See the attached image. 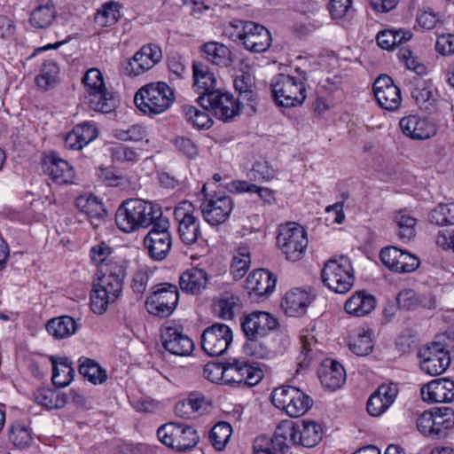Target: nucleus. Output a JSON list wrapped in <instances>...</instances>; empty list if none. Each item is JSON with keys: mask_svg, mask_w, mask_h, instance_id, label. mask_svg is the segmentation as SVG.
Here are the masks:
<instances>
[{"mask_svg": "<svg viewBox=\"0 0 454 454\" xmlns=\"http://www.w3.org/2000/svg\"><path fill=\"white\" fill-rule=\"evenodd\" d=\"M411 96L416 104L421 108L427 110L434 99V93L426 82H420L411 91Z\"/></svg>", "mask_w": 454, "mask_h": 454, "instance_id": "nucleus-51", "label": "nucleus"}, {"mask_svg": "<svg viewBox=\"0 0 454 454\" xmlns=\"http://www.w3.org/2000/svg\"><path fill=\"white\" fill-rule=\"evenodd\" d=\"M232 200L229 196H213L200 204L204 219L211 225H218L226 221L232 210Z\"/></svg>", "mask_w": 454, "mask_h": 454, "instance_id": "nucleus-19", "label": "nucleus"}, {"mask_svg": "<svg viewBox=\"0 0 454 454\" xmlns=\"http://www.w3.org/2000/svg\"><path fill=\"white\" fill-rule=\"evenodd\" d=\"M191 203L184 202L176 207L175 218L178 222V233L181 240L186 245L194 244L200 235L197 218L190 212Z\"/></svg>", "mask_w": 454, "mask_h": 454, "instance_id": "nucleus-20", "label": "nucleus"}, {"mask_svg": "<svg viewBox=\"0 0 454 454\" xmlns=\"http://www.w3.org/2000/svg\"><path fill=\"white\" fill-rule=\"evenodd\" d=\"M396 304L400 309L411 310L418 308L419 300L414 290L403 289L396 297Z\"/></svg>", "mask_w": 454, "mask_h": 454, "instance_id": "nucleus-55", "label": "nucleus"}, {"mask_svg": "<svg viewBox=\"0 0 454 454\" xmlns=\"http://www.w3.org/2000/svg\"><path fill=\"white\" fill-rule=\"evenodd\" d=\"M75 320L69 316H61L48 321L46 329L56 339H64L73 335L77 330Z\"/></svg>", "mask_w": 454, "mask_h": 454, "instance_id": "nucleus-35", "label": "nucleus"}, {"mask_svg": "<svg viewBox=\"0 0 454 454\" xmlns=\"http://www.w3.org/2000/svg\"><path fill=\"white\" fill-rule=\"evenodd\" d=\"M153 289V293L145 301L147 311L160 318L172 315L179 299L177 286L169 283H161L154 286Z\"/></svg>", "mask_w": 454, "mask_h": 454, "instance_id": "nucleus-7", "label": "nucleus"}, {"mask_svg": "<svg viewBox=\"0 0 454 454\" xmlns=\"http://www.w3.org/2000/svg\"><path fill=\"white\" fill-rule=\"evenodd\" d=\"M160 336L164 348L170 354L177 356H187L193 351L194 344L192 339L176 327H164L161 330Z\"/></svg>", "mask_w": 454, "mask_h": 454, "instance_id": "nucleus-22", "label": "nucleus"}, {"mask_svg": "<svg viewBox=\"0 0 454 454\" xmlns=\"http://www.w3.org/2000/svg\"><path fill=\"white\" fill-rule=\"evenodd\" d=\"M382 401L391 406L397 397L399 389L395 383L390 382L387 384H381L375 391Z\"/></svg>", "mask_w": 454, "mask_h": 454, "instance_id": "nucleus-61", "label": "nucleus"}, {"mask_svg": "<svg viewBox=\"0 0 454 454\" xmlns=\"http://www.w3.org/2000/svg\"><path fill=\"white\" fill-rule=\"evenodd\" d=\"M390 406L386 404L375 391L371 395L366 405L368 413L373 417L381 415Z\"/></svg>", "mask_w": 454, "mask_h": 454, "instance_id": "nucleus-62", "label": "nucleus"}, {"mask_svg": "<svg viewBox=\"0 0 454 454\" xmlns=\"http://www.w3.org/2000/svg\"><path fill=\"white\" fill-rule=\"evenodd\" d=\"M38 87L47 90L59 82V67L52 60L43 63L40 74L35 78Z\"/></svg>", "mask_w": 454, "mask_h": 454, "instance_id": "nucleus-38", "label": "nucleus"}, {"mask_svg": "<svg viewBox=\"0 0 454 454\" xmlns=\"http://www.w3.org/2000/svg\"><path fill=\"white\" fill-rule=\"evenodd\" d=\"M310 294L299 288L287 292L281 302V307L286 314L290 317L303 315L311 302Z\"/></svg>", "mask_w": 454, "mask_h": 454, "instance_id": "nucleus-27", "label": "nucleus"}, {"mask_svg": "<svg viewBox=\"0 0 454 454\" xmlns=\"http://www.w3.org/2000/svg\"><path fill=\"white\" fill-rule=\"evenodd\" d=\"M182 112L186 121L192 123L195 128L207 129L213 124V121L208 114L204 111H200L192 106H183Z\"/></svg>", "mask_w": 454, "mask_h": 454, "instance_id": "nucleus-44", "label": "nucleus"}, {"mask_svg": "<svg viewBox=\"0 0 454 454\" xmlns=\"http://www.w3.org/2000/svg\"><path fill=\"white\" fill-rule=\"evenodd\" d=\"M211 411V403L201 393L192 392L189 395L176 403L175 413L184 419H196Z\"/></svg>", "mask_w": 454, "mask_h": 454, "instance_id": "nucleus-21", "label": "nucleus"}, {"mask_svg": "<svg viewBox=\"0 0 454 454\" xmlns=\"http://www.w3.org/2000/svg\"><path fill=\"white\" fill-rule=\"evenodd\" d=\"M176 149L190 159H193L198 154V148L193 141L188 137H179L174 141Z\"/></svg>", "mask_w": 454, "mask_h": 454, "instance_id": "nucleus-64", "label": "nucleus"}, {"mask_svg": "<svg viewBox=\"0 0 454 454\" xmlns=\"http://www.w3.org/2000/svg\"><path fill=\"white\" fill-rule=\"evenodd\" d=\"M79 373L87 378L93 384H101L106 381L107 375L104 369L95 361L84 358L80 360Z\"/></svg>", "mask_w": 454, "mask_h": 454, "instance_id": "nucleus-40", "label": "nucleus"}, {"mask_svg": "<svg viewBox=\"0 0 454 454\" xmlns=\"http://www.w3.org/2000/svg\"><path fill=\"white\" fill-rule=\"evenodd\" d=\"M318 378L322 386L329 390H335L346 380V372L341 364L332 359H325L319 370Z\"/></svg>", "mask_w": 454, "mask_h": 454, "instance_id": "nucleus-26", "label": "nucleus"}, {"mask_svg": "<svg viewBox=\"0 0 454 454\" xmlns=\"http://www.w3.org/2000/svg\"><path fill=\"white\" fill-rule=\"evenodd\" d=\"M163 221H168L163 217L161 207L152 201L144 200V229L152 226L151 229H158Z\"/></svg>", "mask_w": 454, "mask_h": 454, "instance_id": "nucleus-45", "label": "nucleus"}, {"mask_svg": "<svg viewBox=\"0 0 454 454\" xmlns=\"http://www.w3.org/2000/svg\"><path fill=\"white\" fill-rule=\"evenodd\" d=\"M399 125L405 136L416 140L428 139L434 137L437 132L436 126L434 122L416 115L402 118Z\"/></svg>", "mask_w": 454, "mask_h": 454, "instance_id": "nucleus-23", "label": "nucleus"}, {"mask_svg": "<svg viewBox=\"0 0 454 454\" xmlns=\"http://www.w3.org/2000/svg\"><path fill=\"white\" fill-rule=\"evenodd\" d=\"M277 325L276 318L265 311H254L247 315L241 323L242 330L248 340L262 339Z\"/></svg>", "mask_w": 454, "mask_h": 454, "instance_id": "nucleus-18", "label": "nucleus"}, {"mask_svg": "<svg viewBox=\"0 0 454 454\" xmlns=\"http://www.w3.org/2000/svg\"><path fill=\"white\" fill-rule=\"evenodd\" d=\"M174 94L165 82L144 86V114H159L168 109L174 100Z\"/></svg>", "mask_w": 454, "mask_h": 454, "instance_id": "nucleus-12", "label": "nucleus"}, {"mask_svg": "<svg viewBox=\"0 0 454 454\" xmlns=\"http://www.w3.org/2000/svg\"><path fill=\"white\" fill-rule=\"evenodd\" d=\"M115 223L123 232H133L142 226V200H124L115 213Z\"/></svg>", "mask_w": 454, "mask_h": 454, "instance_id": "nucleus-14", "label": "nucleus"}, {"mask_svg": "<svg viewBox=\"0 0 454 454\" xmlns=\"http://www.w3.org/2000/svg\"><path fill=\"white\" fill-rule=\"evenodd\" d=\"M74 370L72 363L67 357H60L59 361L52 359V383L58 387H67L74 379Z\"/></svg>", "mask_w": 454, "mask_h": 454, "instance_id": "nucleus-36", "label": "nucleus"}, {"mask_svg": "<svg viewBox=\"0 0 454 454\" xmlns=\"http://www.w3.org/2000/svg\"><path fill=\"white\" fill-rule=\"evenodd\" d=\"M323 438L322 427H276L271 438L258 436L253 445L254 454H286L289 444L312 448Z\"/></svg>", "mask_w": 454, "mask_h": 454, "instance_id": "nucleus-1", "label": "nucleus"}, {"mask_svg": "<svg viewBox=\"0 0 454 454\" xmlns=\"http://www.w3.org/2000/svg\"><path fill=\"white\" fill-rule=\"evenodd\" d=\"M373 93L380 106L387 111L396 110L402 101L400 89L387 74L379 76L373 83Z\"/></svg>", "mask_w": 454, "mask_h": 454, "instance_id": "nucleus-16", "label": "nucleus"}, {"mask_svg": "<svg viewBox=\"0 0 454 454\" xmlns=\"http://www.w3.org/2000/svg\"><path fill=\"white\" fill-rule=\"evenodd\" d=\"M376 306L373 295L364 291L356 292L345 303V311L355 317H364L370 314Z\"/></svg>", "mask_w": 454, "mask_h": 454, "instance_id": "nucleus-31", "label": "nucleus"}, {"mask_svg": "<svg viewBox=\"0 0 454 454\" xmlns=\"http://www.w3.org/2000/svg\"><path fill=\"white\" fill-rule=\"evenodd\" d=\"M74 129H75L77 135L80 137V140L84 146L98 137L97 129L89 122L76 125Z\"/></svg>", "mask_w": 454, "mask_h": 454, "instance_id": "nucleus-63", "label": "nucleus"}, {"mask_svg": "<svg viewBox=\"0 0 454 454\" xmlns=\"http://www.w3.org/2000/svg\"><path fill=\"white\" fill-rule=\"evenodd\" d=\"M398 56L400 60L405 64L408 69L412 70L417 74L424 73V66L419 62L418 58L413 56L412 52L409 49L402 48Z\"/></svg>", "mask_w": 454, "mask_h": 454, "instance_id": "nucleus-60", "label": "nucleus"}, {"mask_svg": "<svg viewBox=\"0 0 454 454\" xmlns=\"http://www.w3.org/2000/svg\"><path fill=\"white\" fill-rule=\"evenodd\" d=\"M298 391L297 387L292 386L275 388L271 393V402L277 408L286 411L291 403L293 395Z\"/></svg>", "mask_w": 454, "mask_h": 454, "instance_id": "nucleus-49", "label": "nucleus"}, {"mask_svg": "<svg viewBox=\"0 0 454 454\" xmlns=\"http://www.w3.org/2000/svg\"><path fill=\"white\" fill-rule=\"evenodd\" d=\"M47 173L52 181L58 184L72 183L75 176L74 170L69 163L54 153L50 157Z\"/></svg>", "mask_w": 454, "mask_h": 454, "instance_id": "nucleus-33", "label": "nucleus"}, {"mask_svg": "<svg viewBox=\"0 0 454 454\" xmlns=\"http://www.w3.org/2000/svg\"><path fill=\"white\" fill-rule=\"evenodd\" d=\"M349 348L357 356H366L373 348V342L369 331L362 330L350 341Z\"/></svg>", "mask_w": 454, "mask_h": 454, "instance_id": "nucleus-47", "label": "nucleus"}, {"mask_svg": "<svg viewBox=\"0 0 454 454\" xmlns=\"http://www.w3.org/2000/svg\"><path fill=\"white\" fill-rule=\"evenodd\" d=\"M55 17L56 10L52 0H37L30 15V23L35 27L45 28L52 23Z\"/></svg>", "mask_w": 454, "mask_h": 454, "instance_id": "nucleus-34", "label": "nucleus"}, {"mask_svg": "<svg viewBox=\"0 0 454 454\" xmlns=\"http://www.w3.org/2000/svg\"><path fill=\"white\" fill-rule=\"evenodd\" d=\"M10 442L17 448H26L33 441L30 427H10L8 431Z\"/></svg>", "mask_w": 454, "mask_h": 454, "instance_id": "nucleus-50", "label": "nucleus"}, {"mask_svg": "<svg viewBox=\"0 0 454 454\" xmlns=\"http://www.w3.org/2000/svg\"><path fill=\"white\" fill-rule=\"evenodd\" d=\"M271 91L275 102L283 107L301 106L306 98L303 82L283 74L275 77L271 83Z\"/></svg>", "mask_w": 454, "mask_h": 454, "instance_id": "nucleus-6", "label": "nucleus"}, {"mask_svg": "<svg viewBox=\"0 0 454 454\" xmlns=\"http://www.w3.org/2000/svg\"><path fill=\"white\" fill-rule=\"evenodd\" d=\"M236 299L233 296L219 300L215 304V313L223 319H232L234 317V307Z\"/></svg>", "mask_w": 454, "mask_h": 454, "instance_id": "nucleus-57", "label": "nucleus"}, {"mask_svg": "<svg viewBox=\"0 0 454 454\" xmlns=\"http://www.w3.org/2000/svg\"><path fill=\"white\" fill-rule=\"evenodd\" d=\"M197 101L205 110L212 111L218 119L224 121H229L240 114L241 103L231 94L220 90L199 96Z\"/></svg>", "mask_w": 454, "mask_h": 454, "instance_id": "nucleus-8", "label": "nucleus"}, {"mask_svg": "<svg viewBox=\"0 0 454 454\" xmlns=\"http://www.w3.org/2000/svg\"><path fill=\"white\" fill-rule=\"evenodd\" d=\"M435 51L442 56H452L454 54V35H439L435 43Z\"/></svg>", "mask_w": 454, "mask_h": 454, "instance_id": "nucleus-59", "label": "nucleus"}, {"mask_svg": "<svg viewBox=\"0 0 454 454\" xmlns=\"http://www.w3.org/2000/svg\"><path fill=\"white\" fill-rule=\"evenodd\" d=\"M324 285L338 294L348 292L355 282L354 270L350 260L345 256L329 259L321 271Z\"/></svg>", "mask_w": 454, "mask_h": 454, "instance_id": "nucleus-3", "label": "nucleus"}, {"mask_svg": "<svg viewBox=\"0 0 454 454\" xmlns=\"http://www.w3.org/2000/svg\"><path fill=\"white\" fill-rule=\"evenodd\" d=\"M120 18V5L116 2H108L102 5L95 16L96 22L102 27L114 24Z\"/></svg>", "mask_w": 454, "mask_h": 454, "instance_id": "nucleus-46", "label": "nucleus"}, {"mask_svg": "<svg viewBox=\"0 0 454 454\" xmlns=\"http://www.w3.org/2000/svg\"><path fill=\"white\" fill-rule=\"evenodd\" d=\"M35 400L48 409H60L67 403V395L55 394L48 388H40L35 392Z\"/></svg>", "mask_w": 454, "mask_h": 454, "instance_id": "nucleus-42", "label": "nucleus"}, {"mask_svg": "<svg viewBox=\"0 0 454 454\" xmlns=\"http://www.w3.org/2000/svg\"><path fill=\"white\" fill-rule=\"evenodd\" d=\"M450 348H454V335L438 336L422 352L421 369L427 374L436 376L443 373L450 364Z\"/></svg>", "mask_w": 454, "mask_h": 454, "instance_id": "nucleus-4", "label": "nucleus"}, {"mask_svg": "<svg viewBox=\"0 0 454 454\" xmlns=\"http://www.w3.org/2000/svg\"><path fill=\"white\" fill-rule=\"evenodd\" d=\"M192 72L194 80L193 89L199 96L216 90V79L207 65L201 62H193Z\"/></svg>", "mask_w": 454, "mask_h": 454, "instance_id": "nucleus-30", "label": "nucleus"}, {"mask_svg": "<svg viewBox=\"0 0 454 454\" xmlns=\"http://www.w3.org/2000/svg\"><path fill=\"white\" fill-rule=\"evenodd\" d=\"M232 434V427H211L209 440L217 450H223Z\"/></svg>", "mask_w": 454, "mask_h": 454, "instance_id": "nucleus-53", "label": "nucleus"}, {"mask_svg": "<svg viewBox=\"0 0 454 454\" xmlns=\"http://www.w3.org/2000/svg\"><path fill=\"white\" fill-rule=\"evenodd\" d=\"M203 374L211 382L222 381L225 384V363H209L206 364Z\"/></svg>", "mask_w": 454, "mask_h": 454, "instance_id": "nucleus-58", "label": "nucleus"}, {"mask_svg": "<svg viewBox=\"0 0 454 454\" xmlns=\"http://www.w3.org/2000/svg\"><path fill=\"white\" fill-rule=\"evenodd\" d=\"M202 57L212 65L227 67L232 63L230 49L217 42H207L200 46Z\"/></svg>", "mask_w": 454, "mask_h": 454, "instance_id": "nucleus-29", "label": "nucleus"}, {"mask_svg": "<svg viewBox=\"0 0 454 454\" xmlns=\"http://www.w3.org/2000/svg\"><path fill=\"white\" fill-rule=\"evenodd\" d=\"M82 82L85 88V95L100 89L103 90L106 87L103 75L97 68L89 69L82 78Z\"/></svg>", "mask_w": 454, "mask_h": 454, "instance_id": "nucleus-52", "label": "nucleus"}, {"mask_svg": "<svg viewBox=\"0 0 454 454\" xmlns=\"http://www.w3.org/2000/svg\"><path fill=\"white\" fill-rule=\"evenodd\" d=\"M169 222L163 221L158 229H151L144 238V247L150 258L156 262L164 260L171 248V236L168 232Z\"/></svg>", "mask_w": 454, "mask_h": 454, "instance_id": "nucleus-11", "label": "nucleus"}, {"mask_svg": "<svg viewBox=\"0 0 454 454\" xmlns=\"http://www.w3.org/2000/svg\"><path fill=\"white\" fill-rule=\"evenodd\" d=\"M125 276L121 263L102 265L97 273L90 295V308L96 314H103L110 303L114 302L122 289Z\"/></svg>", "mask_w": 454, "mask_h": 454, "instance_id": "nucleus-2", "label": "nucleus"}, {"mask_svg": "<svg viewBox=\"0 0 454 454\" xmlns=\"http://www.w3.org/2000/svg\"><path fill=\"white\" fill-rule=\"evenodd\" d=\"M422 399L428 403H449L454 400V381L446 378L432 380L421 387Z\"/></svg>", "mask_w": 454, "mask_h": 454, "instance_id": "nucleus-24", "label": "nucleus"}, {"mask_svg": "<svg viewBox=\"0 0 454 454\" xmlns=\"http://www.w3.org/2000/svg\"><path fill=\"white\" fill-rule=\"evenodd\" d=\"M276 278L267 270L259 269L248 275L246 279V289L250 298H259L272 293Z\"/></svg>", "mask_w": 454, "mask_h": 454, "instance_id": "nucleus-25", "label": "nucleus"}, {"mask_svg": "<svg viewBox=\"0 0 454 454\" xmlns=\"http://www.w3.org/2000/svg\"><path fill=\"white\" fill-rule=\"evenodd\" d=\"M75 205L77 208L90 218L99 219L106 210L101 201L93 195H82L76 199Z\"/></svg>", "mask_w": 454, "mask_h": 454, "instance_id": "nucleus-37", "label": "nucleus"}, {"mask_svg": "<svg viewBox=\"0 0 454 454\" xmlns=\"http://www.w3.org/2000/svg\"><path fill=\"white\" fill-rule=\"evenodd\" d=\"M380 257L386 267L398 273L412 272L419 265V261L415 255L395 247L381 249Z\"/></svg>", "mask_w": 454, "mask_h": 454, "instance_id": "nucleus-17", "label": "nucleus"}, {"mask_svg": "<svg viewBox=\"0 0 454 454\" xmlns=\"http://www.w3.org/2000/svg\"><path fill=\"white\" fill-rule=\"evenodd\" d=\"M250 266V251L247 247H239L233 255L231 273L235 279L242 278Z\"/></svg>", "mask_w": 454, "mask_h": 454, "instance_id": "nucleus-41", "label": "nucleus"}, {"mask_svg": "<svg viewBox=\"0 0 454 454\" xmlns=\"http://www.w3.org/2000/svg\"><path fill=\"white\" fill-rule=\"evenodd\" d=\"M144 57H146V60H144V71L153 68L162 59L160 47L154 43L144 45Z\"/></svg>", "mask_w": 454, "mask_h": 454, "instance_id": "nucleus-56", "label": "nucleus"}, {"mask_svg": "<svg viewBox=\"0 0 454 454\" xmlns=\"http://www.w3.org/2000/svg\"><path fill=\"white\" fill-rule=\"evenodd\" d=\"M207 281L208 275L204 270L192 268L182 273L179 286L184 293L199 294L207 287Z\"/></svg>", "mask_w": 454, "mask_h": 454, "instance_id": "nucleus-28", "label": "nucleus"}, {"mask_svg": "<svg viewBox=\"0 0 454 454\" xmlns=\"http://www.w3.org/2000/svg\"><path fill=\"white\" fill-rule=\"evenodd\" d=\"M262 371L245 358H234L225 363V384L253 387L262 380Z\"/></svg>", "mask_w": 454, "mask_h": 454, "instance_id": "nucleus-9", "label": "nucleus"}, {"mask_svg": "<svg viewBox=\"0 0 454 454\" xmlns=\"http://www.w3.org/2000/svg\"><path fill=\"white\" fill-rule=\"evenodd\" d=\"M238 37L247 50L254 52H263L271 43L269 30L253 21L244 22L242 31Z\"/></svg>", "mask_w": 454, "mask_h": 454, "instance_id": "nucleus-15", "label": "nucleus"}, {"mask_svg": "<svg viewBox=\"0 0 454 454\" xmlns=\"http://www.w3.org/2000/svg\"><path fill=\"white\" fill-rule=\"evenodd\" d=\"M233 340L231 328L222 323L207 327L201 335V348L210 356L223 355Z\"/></svg>", "mask_w": 454, "mask_h": 454, "instance_id": "nucleus-10", "label": "nucleus"}, {"mask_svg": "<svg viewBox=\"0 0 454 454\" xmlns=\"http://www.w3.org/2000/svg\"><path fill=\"white\" fill-rule=\"evenodd\" d=\"M277 243L286 260L297 262L306 253L308 247L307 232L301 225L289 223L280 226Z\"/></svg>", "mask_w": 454, "mask_h": 454, "instance_id": "nucleus-5", "label": "nucleus"}, {"mask_svg": "<svg viewBox=\"0 0 454 454\" xmlns=\"http://www.w3.org/2000/svg\"><path fill=\"white\" fill-rule=\"evenodd\" d=\"M111 253L110 247L105 244L101 243L98 246H95L90 250L91 260L98 265V270H100L102 265H108L110 263H119L116 261H113L112 259H108V256Z\"/></svg>", "mask_w": 454, "mask_h": 454, "instance_id": "nucleus-54", "label": "nucleus"}, {"mask_svg": "<svg viewBox=\"0 0 454 454\" xmlns=\"http://www.w3.org/2000/svg\"><path fill=\"white\" fill-rule=\"evenodd\" d=\"M395 222L398 228V236L403 240H411L416 233L417 220L404 210L396 212Z\"/></svg>", "mask_w": 454, "mask_h": 454, "instance_id": "nucleus-39", "label": "nucleus"}, {"mask_svg": "<svg viewBox=\"0 0 454 454\" xmlns=\"http://www.w3.org/2000/svg\"><path fill=\"white\" fill-rule=\"evenodd\" d=\"M254 82L253 78L248 74H243L237 76L234 80V88L239 92L237 100L243 105L244 103L249 104L255 99V93L253 90Z\"/></svg>", "mask_w": 454, "mask_h": 454, "instance_id": "nucleus-43", "label": "nucleus"}, {"mask_svg": "<svg viewBox=\"0 0 454 454\" xmlns=\"http://www.w3.org/2000/svg\"><path fill=\"white\" fill-rule=\"evenodd\" d=\"M290 405L285 411L286 414L293 418H298L303 415L310 406V398L300 389L293 395Z\"/></svg>", "mask_w": 454, "mask_h": 454, "instance_id": "nucleus-48", "label": "nucleus"}, {"mask_svg": "<svg viewBox=\"0 0 454 454\" xmlns=\"http://www.w3.org/2000/svg\"><path fill=\"white\" fill-rule=\"evenodd\" d=\"M157 436L163 444L179 451L193 448L200 439L194 427H158Z\"/></svg>", "mask_w": 454, "mask_h": 454, "instance_id": "nucleus-13", "label": "nucleus"}, {"mask_svg": "<svg viewBox=\"0 0 454 454\" xmlns=\"http://www.w3.org/2000/svg\"><path fill=\"white\" fill-rule=\"evenodd\" d=\"M85 99L92 110L102 114L113 112L118 106L119 102L118 98L106 87L85 95Z\"/></svg>", "mask_w": 454, "mask_h": 454, "instance_id": "nucleus-32", "label": "nucleus"}]
</instances>
